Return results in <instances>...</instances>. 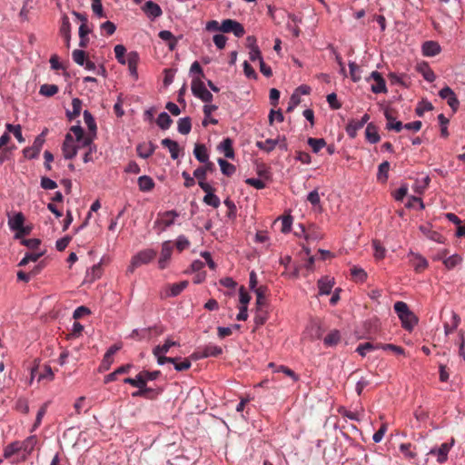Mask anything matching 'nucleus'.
Listing matches in <instances>:
<instances>
[{
	"instance_id": "nucleus-25",
	"label": "nucleus",
	"mask_w": 465,
	"mask_h": 465,
	"mask_svg": "<svg viewBox=\"0 0 465 465\" xmlns=\"http://www.w3.org/2000/svg\"><path fill=\"white\" fill-rule=\"evenodd\" d=\"M365 137L371 143H377L381 140L378 128L372 123L368 124L365 129Z\"/></svg>"
},
{
	"instance_id": "nucleus-48",
	"label": "nucleus",
	"mask_w": 465,
	"mask_h": 465,
	"mask_svg": "<svg viewBox=\"0 0 465 465\" xmlns=\"http://www.w3.org/2000/svg\"><path fill=\"white\" fill-rule=\"evenodd\" d=\"M124 383L130 384L131 386L136 388H143L145 384L144 379L142 375V371H140L134 378L124 379Z\"/></svg>"
},
{
	"instance_id": "nucleus-41",
	"label": "nucleus",
	"mask_w": 465,
	"mask_h": 465,
	"mask_svg": "<svg viewBox=\"0 0 465 465\" xmlns=\"http://www.w3.org/2000/svg\"><path fill=\"white\" fill-rule=\"evenodd\" d=\"M83 115L88 130L95 135L97 126L94 116L88 110H84Z\"/></svg>"
},
{
	"instance_id": "nucleus-13",
	"label": "nucleus",
	"mask_w": 465,
	"mask_h": 465,
	"mask_svg": "<svg viewBox=\"0 0 465 465\" xmlns=\"http://www.w3.org/2000/svg\"><path fill=\"white\" fill-rule=\"evenodd\" d=\"M21 445V451L23 452L21 461L26 460L27 457L33 452L35 446L37 443V439L35 436H29L25 440L19 441ZM16 461H19L17 460Z\"/></svg>"
},
{
	"instance_id": "nucleus-36",
	"label": "nucleus",
	"mask_w": 465,
	"mask_h": 465,
	"mask_svg": "<svg viewBox=\"0 0 465 465\" xmlns=\"http://www.w3.org/2000/svg\"><path fill=\"white\" fill-rule=\"evenodd\" d=\"M363 125L360 121L352 119L349 122L346 126V133L351 138H355L357 135V132L361 129Z\"/></svg>"
},
{
	"instance_id": "nucleus-26",
	"label": "nucleus",
	"mask_w": 465,
	"mask_h": 465,
	"mask_svg": "<svg viewBox=\"0 0 465 465\" xmlns=\"http://www.w3.org/2000/svg\"><path fill=\"white\" fill-rule=\"evenodd\" d=\"M218 149L224 153V156L229 159L234 158V151L232 148V141L231 138H225L219 144Z\"/></svg>"
},
{
	"instance_id": "nucleus-57",
	"label": "nucleus",
	"mask_w": 465,
	"mask_h": 465,
	"mask_svg": "<svg viewBox=\"0 0 465 465\" xmlns=\"http://www.w3.org/2000/svg\"><path fill=\"white\" fill-rule=\"evenodd\" d=\"M114 50L117 61L122 64H125L127 62V59L124 57L126 48L123 45H116Z\"/></svg>"
},
{
	"instance_id": "nucleus-39",
	"label": "nucleus",
	"mask_w": 465,
	"mask_h": 465,
	"mask_svg": "<svg viewBox=\"0 0 465 465\" xmlns=\"http://www.w3.org/2000/svg\"><path fill=\"white\" fill-rule=\"evenodd\" d=\"M314 153H318L327 144L323 138H312L310 137L307 141Z\"/></svg>"
},
{
	"instance_id": "nucleus-18",
	"label": "nucleus",
	"mask_w": 465,
	"mask_h": 465,
	"mask_svg": "<svg viewBox=\"0 0 465 465\" xmlns=\"http://www.w3.org/2000/svg\"><path fill=\"white\" fill-rule=\"evenodd\" d=\"M416 70L423 76L427 82L432 83L435 81L436 75L427 63L423 62L418 64Z\"/></svg>"
},
{
	"instance_id": "nucleus-17",
	"label": "nucleus",
	"mask_w": 465,
	"mask_h": 465,
	"mask_svg": "<svg viewBox=\"0 0 465 465\" xmlns=\"http://www.w3.org/2000/svg\"><path fill=\"white\" fill-rule=\"evenodd\" d=\"M318 289L320 295H328L331 292V289L334 285V280L328 276L321 278L318 282Z\"/></svg>"
},
{
	"instance_id": "nucleus-38",
	"label": "nucleus",
	"mask_w": 465,
	"mask_h": 465,
	"mask_svg": "<svg viewBox=\"0 0 465 465\" xmlns=\"http://www.w3.org/2000/svg\"><path fill=\"white\" fill-rule=\"evenodd\" d=\"M21 451V445L19 441H14L8 444L4 449L3 457L5 459H10L14 454L18 453Z\"/></svg>"
},
{
	"instance_id": "nucleus-35",
	"label": "nucleus",
	"mask_w": 465,
	"mask_h": 465,
	"mask_svg": "<svg viewBox=\"0 0 465 465\" xmlns=\"http://www.w3.org/2000/svg\"><path fill=\"white\" fill-rule=\"evenodd\" d=\"M156 124L162 130H167L172 125L173 120L166 112H162L157 117Z\"/></svg>"
},
{
	"instance_id": "nucleus-6",
	"label": "nucleus",
	"mask_w": 465,
	"mask_h": 465,
	"mask_svg": "<svg viewBox=\"0 0 465 465\" xmlns=\"http://www.w3.org/2000/svg\"><path fill=\"white\" fill-rule=\"evenodd\" d=\"M173 245L171 241H165L162 243V250L158 260L160 269H165L171 260Z\"/></svg>"
},
{
	"instance_id": "nucleus-9",
	"label": "nucleus",
	"mask_w": 465,
	"mask_h": 465,
	"mask_svg": "<svg viewBox=\"0 0 465 465\" xmlns=\"http://www.w3.org/2000/svg\"><path fill=\"white\" fill-rule=\"evenodd\" d=\"M178 216L179 213L174 210L160 213L158 214V219L156 220L155 223L163 225V230H165L166 228L170 227L174 223L175 218H177Z\"/></svg>"
},
{
	"instance_id": "nucleus-50",
	"label": "nucleus",
	"mask_w": 465,
	"mask_h": 465,
	"mask_svg": "<svg viewBox=\"0 0 465 465\" xmlns=\"http://www.w3.org/2000/svg\"><path fill=\"white\" fill-rule=\"evenodd\" d=\"M144 399L155 400L163 392V389L160 387L150 388L146 384L143 386Z\"/></svg>"
},
{
	"instance_id": "nucleus-2",
	"label": "nucleus",
	"mask_w": 465,
	"mask_h": 465,
	"mask_svg": "<svg viewBox=\"0 0 465 465\" xmlns=\"http://www.w3.org/2000/svg\"><path fill=\"white\" fill-rule=\"evenodd\" d=\"M191 89L193 94L203 103H211L213 101L212 93L206 89L205 84L200 76H193Z\"/></svg>"
},
{
	"instance_id": "nucleus-51",
	"label": "nucleus",
	"mask_w": 465,
	"mask_h": 465,
	"mask_svg": "<svg viewBox=\"0 0 465 465\" xmlns=\"http://www.w3.org/2000/svg\"><path fill=\"white\" fill-rule=\"evenodd\" d=\"M6 129L9 132L13 133V134L15 135V137L16 138V140L20 143H25V138L23 136L22 128H21L20 124L14 125V124H6Z\"/></svg>"
},
{
	"instance_id": "nucleus-23",
	"label": "nucleus",
	"mask_w": 465,
	"mask_h": 465,
	"mask_svg": "<svg viewBox=\"0 0 465 465\" xmlns=\"http://www.w3.org/2000/svg\"><path fill=\"white\" fill-rule=\"evenodd\" d=\"M24 223L25 216L21 212L15 213L13 216H8V226L11 231L15 232L17 229H21Z\"/></svg>"
},
{
	"instance_id": "nucleus-40",
	"label": "nucleus",
	"mask_w": 465,
	"mask_h": 465,
	"mask_svg": "<svg viewBox=\"0 0 465 465\" xmlns=\"http://www.w3.org/2000/svg\"><path fill=\"white\" fill-rule=\"evenodd\" d=\"M390 170V163L388 161L382 162L378 167L377 179L382 183L388 180V173Z\"/></svg>"
},
{
	"instance_id": "nucleus-61",
	"label": "nucleus",
	"mask_w": 465,
	"mask_h": 465,
	"mask_svg": "<svg viewBox=\"0 0 465 465\" xmlns=\"http://www.w3.org/2000/svg\"><path fill=\"white\" fill-rule=\"evenodd\" d=\"M173 346H179V343L177 341H172L171 339H166L163 345H157L156 351L158 352H168L170 348Z\"/></svg>"
},
{
	"instance_id": "nucleus-20",
	"label": "nucleus",
	"mask_w": 465,
	"mask_h": 465,
	"mask_svg": "<svg viewBox=\"0 0 465 465\" xmlns=\"http://www.w3.org/2000/svg\"><path fill=\"white\" fill-rule=\"evenodd\" d=\"M440 52V46L437 42L427 41L422 45V54L425 56H435Z\"/></svg>"
},
{
	"instance_id": "nucleus-60",
	"label": "nucleus",
	"mask_w": 465,
	"mask_h": 465,
	"mask_svg": "<svg viewBox=\"0 0 465 465\" xmlns=\"http://www.w3.org/2000/svg\"><path fill=\"white\" fill-rule=\"evenodd\" d=\"M372 246H373V249H374V256H375L377 259H382V258L385 256L386 250H385V248L381 245V243L380 242V241H378V240H373V241H372Z\"/></svg>"
},
{
	"instance_id": "nucleus-64",
	"label": "nucleus",
	"mask_w": 465,
	"mask_h": 465,
	"mask_svg": "<svg viewBox=\"0 0 465 465\" xmlns=\"http://www.w3.org/2000/svg\"><path fill=\"white\" fill-rule=\"evenodd\" d=\"M213 40L215 46L218 49L222 50L226 45L227 37L222 34H216L213 35Z\"/></svg>"
},
{
	"instance_id": "nucleus-11",
	"label": "nucleus",
	"mask_w": 465,
	"mask_h": 465,
	"mask_svg": "<svg viewBox=\"0 0 465 465\" xmlns=\"http://www.w3.org/2000/svg\"><path fill=\"white\" fill-rule=\"evenodd\" d=\"M142 10L151 21L155 20L163 15L160 5L151 0L144 3Z\"/></svg>"
},
{
	"instance_id": "nucleus-63",
	"label": "nucleus",
	"mask_w": 465,
	"mask_h": 465,
	"mask_svg": "<svg viewBox=\"0 0 465 465\" xmlns=\"http://www.w3.org/2000/svg\"><path fill=\"white\" fill-rule=\"evenodd\" d=\"M175 246L179 252H183L190 246V242L184 235H179L176 239Z\"/></svg>"
},
{
	"instance_id": "nucleus-53",
	"label": "nucleus",
	"mask_w": 465,
	"mask_h": 465,
	"mask_svg": "<svg viewBox=\"0 0 465 465\" xmlns=\"http://www.w3.org/2000/svg\"><path fill=\"white\" fill-rule=\"evenodd\" d=\"M462 259L458 254L450 255L443 260V263L446 268L453 269L461 262Z\"/></svg>"
},
{
	"instance_id": "nucleus-31",
	"label": "nucleus",
	"mask_w": 465,
	"mask_h": 465,
	"mask_svg": "<svg viewBox=\"0 0 465 465\" xmlns=\"http://www.w3.org/2000/svg\"><path fill=\"white\" fill-rule=\"evenodd\" d=\"M177 130L181 134H188L192 130L191 118L189 116L180 118L177 123Z\"/></svg>"
},
{
	"instance_id": "nucleus-32",
	"label": "nucleus",
	"mask_w": 465,
	"mask_h": 465,
	"mask_svg": "<svg viewBox=\"0 0 465 465\" xmlns=\"http://www.w3.org/2000/svg\"><path fill=\"white\" fill-rule=\"evenodd\" d=\"M202 348H203V351L204 353L205 358L217 357L223 353L222 347L213 344V343L206 344V345L203 346Z\"/></svg>"
},
{
	"instance_id": "nucleus-3",
	"label": "nucleus",
	"mask_w": 465,
	"mask_h": 465,
	"mask_svg": "<svg viewBox=\"0 0 465 465\" xmlns=\"http://www.w3.org/2000/svg\"><path fill=\"white\" fill-rule=\"evenodd\" d=\"M223 33H232L236 37H242L245 34L243 25L236 20L225 19L221 24Z\"/></svg>"
},
{
	"instance_id": "nucleus-37",
	"label": "nucleus",
	"mask_w": 465,
	"mask_h": 465,
	"mask_svg": "<svg viewBox=\"0 0 465 465\" xmlns=\"http://www.w3.org/2000/svg\"><path fill=\"white\" fill-rule=\"evenodd\" d=\"M188 281H182L177 283H173L169 287L168 296L176 297L178 296L187 286Z\"/></svg>"
},
{
	"instance_id": "nucleus-19",
	"label": "nucleus",
	"mask_w": 465,
	"mask_h": 465,
	"mask_svg": "<svg viewBox=\"0 0 465 465\" xmlns=\"http://www.w3.org/2000/svg\"><path fill=\"white\" fill-rule=\"evenodd\" d=\"M384 116L387 120L386 128L388 130H393L397 133L401 132L403 129V124L401 121H397L395 117H393L389 109L384 111Z\"/></svg>"
},
{
	"instance_id": "nucleus-7",
	"label": "nucleus",
	"mask_w": 465,
	"mask_h": 465,
	"mask_svg": "<svg viewBox=\"0 0 465 465\" xmlns=\"http://www.w3.org/2000/svg\"><path fill=\"white\" fill-rule=\"evenodd\" d=\"M454 443V440H451L450 443L444 442L439 448H432L428 452L429 455H436L437 461L439 463H444L448 460V454Z\"/></svg>"
},
{
	"instance_id": "nucleus-52",
	"label": "nucleus",
	"mask_w": 465,
	"mask_h": 465,
	"mask_svg": "<svg viewBox=\"0 0 465 465\" xmlns=\"http://www.w3.org/2000/svg\"><path fill=\"white\" fill-rule=\"evenodd\" d=\"M433 110L432 104L428 100H422L418 104V106L415 109V113L418 116H422L424 112H429Z\"/></svg>"
},
{
	"instance_id": "nucleus-56",
	"label": "nucleus",
	"mask_w": 465,
	"mask_h": 465,
	"mask_svg": "<svg viewBox=\"0 0 465 465\" xmlns=\"http://www.w3.org/2000/svg\"><path fill=\"white\" fill-rule=\"evenodd\" d=\"M85 56H86V54L84 50L75 49L72 53V57H73L74 62L81 66H84V62L86 61Z\"/></svg>"
},
{
	"instance_id": "nucleus-42",
	"label": "nucleus",
	"mask_w": 465,
	"mask_h": 465,
	"mask_svg": "<svg viewBox=\"0 0 465 465\" xmlns=\"http://www.w3.org/2000/svg\"><path fill=\"white\" fill-rule=\"evenodd\" d=\"M102 275V266L101 263H96L93 265V267L86 272V280L89 282H94L96 279L100 278Z\"/></svg>"
},
{
	"instance_id": "nucleus-33",
	"label": "nucleus",
	"mask_w": 465,
	"mask_h": 465,
	"mask_svg": "<svg viewBox=\"0 0 465 465\" xmlns=\"http://www.w3.org/2000/svg\"><path fill=\"white\" fill-rule=\"evenodd\" d=\"M72 111L66 112V116L70 121L80 115L82 109V101L79 98H74L72 100Z\"/></svg>"
},
{
	"instance_id": "nucleus-30",
	"label": "nucleus",
	"mask_w": 465,
	"mask_h": 465,
	"mask_svg": "<svg viewBox=\"0 0 465 465\" xmlns=\"http://www.w3.org/2000/svg\"><path fill=\"white\" fill-rule=\"evenodd\" d=\"M193 154L200 163H205L209 159V154L204 144L196 143L193 149Z\"/></svg>"
},
{
	"instance_id": "nucleus-43",
	"label": "nucleus",
	"mask_w": 465,
	"mask_h": 465,
	"mask_svg": "<svg viewBox=\"0 0 465 465\" xmlns=\"http://www.w3.org/2000/svg\"><path fill=\"white\" fill-rule=\"evenodd\" d=\"M45 252H26L24 258L19 262L18 266H25L30 262H36L44 255Z\"/></svg>"
},
{
	"instance_id": "nucleus-58",
	"label": "nucleus",
	"mask_w": 465,
	"mask_h": 465,
	"mask_svg": "<svg viewBox=\"0 0 465 465\" xmlns=\"http://www.w3.org/2000/svg\"><path fill=\"white\" fill-rule=\"evenodd\" d=\"M92 10L94 12V14L98 17V18H103V17H105V14L104 12V8H103V5H102V0H92Z\"/></svg>"
},
{
	"instance_id": "nucleus-22",
	"label": "nucleus",
	"mask_w": 465,
	"mask_h": 465,
	"mask_svg": "<svg viewBox=\"0 0 465 465\" xmlns=\"http://www.w3.org/2000/svg\"><path fill=\"white\" fill-rule=\"evenodd\" d=\"M280 142L281 136L278 135L276 139H266L265 141H258L256 142V146L266 153H270L275 149V147Z\"/></svg>"
},
{
	"instance_id": "nucleus-54",
	"label": "nucleus",
	"mask_w": 465,
	"mask_h": 465,
	"mask_svg": "<svg viewBox=\"0 0 465 465\" xmlns=\"http://www.w3.org/2000/svg\"><path fill=\"white\" fill-rule=\"evenodd\" d=\"M256 294V305L257 307H261L265 303V294L267 292L266 286H260L257 288V290L253 291Z\"/></svg>"
},
{
	"instance_id": "nucleus-45",
	"label": "nucleus",
	"mask_w": 465,
	"mask_h": 465,
	"mask_svg": "<svg viewBox=\"0 0 465 465\" xmlns=\"http://www.w3.org/2000/svg\"><path fill=\"white\" fill-rule=\"evenodd\" d=\"M58 91L59 88L56 84H45L40 86L39 94L46 97H51L56 94Z\"/></svg>"
},
{
	"instance_id": "nucleus-21",
	"label": "nucleus",
	"mask_w": 465,
	"mask_h": 465,
	"mask_svg": "<svg viewBox=\"0 0 465 465\" xmlns=\"http://www.w3.org/2000/svg\"><path fill=\"white\" fill-rule=\"evenodd\" d=\"M161 143L169 150L173 160H176L179 157L180 146L177 142L170 138H164Z\"/></svg>"
},
{
	"instance_id": "nucleus-27",
	"label": "nucleus",
	"mask_w": 465,
	"mask_h": 465,
	"mask_svg": "<svg viewBox=\"0 0 465 465\" xmlns=\"http://www.w3.org/2000/svg\"><path fill=\"white\" fill-rule=\"evenodd\" d=\"M152 329L156 330L158 334H162L163 332V328H158V327L154 326V327H149L147 329H143V330L134 329L132 331L130 337L133 339L137 338L139 340H143V339L148 337Z\"/></svg>"
},
{
	"instance_id": "nucleus-29",
	"label": "nucleus",
	"mask_w": 465,
	"mask_h": 465,
	"mask_svg": "<svg viewBox=\"0 0 465 465\" xmlns=\"http://www.w3.org/2000/svg\"><path fill=\"white\" fill-rule=\"evenodd\" d=\"M381 343H372V342H364L359 344L356 348V351L361 356L364 357L370 351L381 349Z\"/></svg>"
},
{
	"instance_id": "nucleus-46",
	"label": "nucleus",
	"mask_w": 465,
	"mask_h": 465,
	"mask_svg": "<svg viewBox=\"0 0 465 465\" xmlns=\"http://www.w3.org/2000/svg\"><path fill=\"white\" fill-rule=\"evenodd\" d=\"M340 331L337 330H333L325 336L323 342L326 346H334L340 341Z\"/></svg>"
},
{
	"instance_id": "nucleus-10",
	"label": "nucleus",
	"mask_w": 465,
	"mask_h": 465,
	"mask_svg": "<svg viewBox=\"0 0 465 465\" xmlns=\"http://www.w3.org/2000/svg\"><path fill=\"white\" fill-rule=\"evenodd\" d=\"M62 150L65 159H73L77 154L78 147L74 144V139L70 134L65 135Z\"/></svg>"
},
{
	"instance_id": "nucleus-44",
	"label": "nucleus",
	"mask_w": 465,
	"mask_h": 465,
	"mask_svg": "<svg viewBox=\"0 0 465 465\" xmlns=\"http://www.w3.org/2000/svg\"><path fill=\"white\" fill-rule=\"evenodd\" d=\"M153 354L157 359L158 365H161V366L164 365L167 362L172 363V362H174V361H179L181 359V358L167 357V356L164 355V354H166V352H158V351H156V347H154L153 349Z\"/></svg>"
},
{
	"instance_id": "nucleus-62",
	"label": "nucleus",
	"mask_w": 465,
	"mask_h": 465,
	"mask_svg": "<svg viewBox=\"0 0 465 465\" xmlns=\"http://www.w3.org/2000/svg\"><path fill=\"white\" fill-rule=\"evenodd\" d=\"M350 74L353 82H359L361 80L360 68L354 62L349 63Z\"/></svg>"
},
{
	"instance_id": "nucleus-5",
	"label": "nucleus",
	"mask_w": 465,
	"mask_h": 465,
	"mask_svg": "<svg viewBox=\"0 0 465 465\" xmlns=\"http://www.w3.org/2000/svg\"><path fill=\"white\" fill-rule=\"evenodd\" d=\"M439 96L441 99L447 101V104L451 108L453 113L457 112V110L459 109V106H460V101L450 87H449V86L443 87L439 92Z\"/></svg>"
},
{
	"instance_id": "nucleus-15",
	"label": "nucleus",
	"mask_w": 465,
	"mask_h": 465,
	"mask_svg": "<svg viewBox=\"0 0 465 465\" xmlns=\"http://www.w3.org/2000/svg\"><path fill=\"white\" fill-rule=\"evenodd\" d=\"M140 57L137 52H130L127 55V64H128V70L130 73V75L134 79H138V63H139Z\"/></svg>"
},
{
	"instance_id": "nucleus-4",
	"label": "nucleus",
	"mask_w": 465,
	"mask_h": 465,
	"mask_svg": "<svg viewBox=\"0 0 465 465\" xmlns=\"http://www.w3.org/2000/svg\"><path fill=\"white\" fill-rule=\"evenodd\" d=\"M371 80L374 81V84L371 85V90L374 94H386L387 93V87H386V82L384 78L382 77L381 74L373 71L367 78L366 81L370 82Z\"/></svg>"
},
{
	"instance_id": "nucleus-16",
	"label": "nucleus",
	"mask_w": 465,
	"mask_h": 465,
	"mask_svg": "<svg viewBox=\"0 0 465 465\" xmlns=\"http://www.w3.org/2000/svg\"><path fill=\"white\" fill-rule=\"evenodd\" d=\"M156 145L152 142L139 143L136 152L139 157L143 159L149 158L155 151Z\"/></svg>"
},
{
	"instance_id": "nucleus-34",
	"label": "nucleus",
	"mask_w": 465,
	"mask_h": 465,
	"mask_svg": "<svg viewBox=\"0 0 465 465\" xmlns=\"http://www.w3.org/2000/svg\"><path fill=\"white\" fill-rule=\"evenodd\" d=\"M218 164L221 168L222 173L226 176H232L236 171V167L224 159L219 158Z\"/></svg>"
},
{
	"instance_id": "nucleus-14",
	"label": "nucleus",
	"mask_w": 465,
	"mask_h": 465,
	"mask_svg": "<svg viewBox=\"0 0 465 465\" xmlns=\"http://www.w3.org/2000/svg\"><path fill=\"white\" fill-rule=\"evenodd\" d=\"M409 261L416 272H420L428 267V261L421 254L414 252L408 253Z\"/></svg>"
},
{
	"instance_id": "nucleus-59",
	"label": "nucleus",
	"mask_w": 465,
	"mask_h": 465,
	"mask_svg": "<svg viewBox=\"0 0 465 465\" xmlns=\"http://www.w3.org/2000/svg\"><path fill=\"white\" fill-rule=\"evenodd\" d=\"M438 120L440 125V134L442 137H448L449 136V131H448V124H449V119L445 117L443 114H440L438 115Z\"/></svg>"
},
{
	"instance_id": "nucleus-8",
	"label": "nucleus",
	"mask_w": 465,
	"mask_h": 465,
	"mask_svg": "<svg viewBox=\"0 0 465 465\" xmlns=\"http://www.w3.org/2000/svg\"><path fill=\"white\" fill-rule=\"evenodd\" d=\"M45 141V140L43 139V135H37L33 143V145L23 150L24 156L27 159H35L38 157Z\"/></svg>"
},
{
	"instance_id": "nucleus-12",
	"label": "nucleus",
	"mask_w": 465,
	"mask_h": 465,
	"mask_svg": "<svg viewBox=\"0 0 465 465\" xmlns=\"http://www.w3.org/2000/svg\"><path fill=\"white\" fill-rule=\"evenodd\" d=\"M156 256V252L153 249H144L133 256L134 265H143L151 262Z\"/></svg>"
},
{
	"instance_id": "nucleus-47",
	"label": "nucleus",
	"mask_w": 465,
	"mask_h": 465,
	"mask_svg": "<svg viewBox=\"0 0 465 465\" xmlns=\"http://www.w3.org/2000/svg\"><path fill=\"white\" fill-rule=\"evenodd\" d=\"M420 230L431 241H434L439 243H442L444 241V238L441 234H440L437 232L430 231L426 226H420Z\"/></svg>"
},
{
	"instance_id": "nucleus-49",
	"label": "nucleus",
	"mask_w": 465,
	"mask_h": 465,
	"mask_svg": "<svg viewBox=\"0 0 465 465\" xmlns=\"http://www.w3.org/2000/svg\"><path fill=\"white\" fill-rule=\"evenodd\" d=\"M59 32L63 37H68V34H71V24L66 15H62Z\"/></svg>"
},
{
	"instance_id": "nucleus-1",
	"label": "nucleus",
	"mask_w": 465,
	"mask_h": 465,
	"mask_svg": "<svg viewBox=\"0 0 465 465\" xmlns=\"http://www.w3.org/2000/svg\"><path fill=\"white\" fill-rule=\"evenodd\" d=\"M394 311L401 322L402 327L407 331H411L418 322V318L409 309L404 302H396L394 303Z\"/></svg>"
},
{
	"instance_id": "nucleus-28",
	"label": "nucleus",
	"mask_w": 465,
	"mask_h": 465,
	"mask_svg": "<svg viewBox=\"0 0 465 465\" xmlns=\"http://www.w3.org/2000/svg\"><path fill=\"white\" fill-rule=\"evenodd\" d=\"M131 368H132V364H125V365L120 366L114 371L109 373L108 375H106L104 377V383H109V382L115 381L117 379V375H119V374L128 373Z\"/></svg>"
},
{
	"instance_id": "nucleus-55",
	"label": "nucleus",
	"mask_w": 465,
	"mask_h": 465,
	"mask_svg": "<svg viewBox=\"0 0 465 465\" xmlns=\"http://www.w3.org/2000/svg\"><path fill=\"white\" fill-rule=\"evenodd\" d=\"M203 201L205 204L213 208H218L221 203L219 197L214 193L205 194Z\"/></svg>"
},
{
	"instance_id": "nucleus-24",
	"label": "nucleus",
	"mask_w": 465,
	"mask_h": 465,
	"mask_svg": "<svg viewBox=\"0 0 465 465\" xmlns=\"http://www.w3.org/2000/svg\"><path fill=\"white\" fill-rule=\"evenodd\" d=\"M137 183L139 190L143 193L151 192L155 186L153 178L148 175L140 176Z\"/></svg>"
}]
</instances>
